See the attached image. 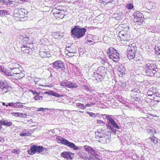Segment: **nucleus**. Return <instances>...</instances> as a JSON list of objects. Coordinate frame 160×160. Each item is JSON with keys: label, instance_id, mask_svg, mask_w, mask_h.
Here are the masks:
<instances>
[{"label": "nucleus", "instance_id": "obj_1", "mask_svg": "<svg viewBox=\"0 0 160 160\" xmlns=\"http://www.w3.org/2000/svg\"><path fill=\"white\" fill-rule=\"evenodd\" d=\"M106 70L104 67L101 66L98 67L96 71L94 72L93 79L99 82L101 81L104 78L106 73Z\"/></svg>", "mask_w": 160, "mask_h": 160}, {"label": "nucleus", "instance_id": "obj_2", "mask_svg": "<svg viewBox=\"0 0 160 160\" xmlns=\"http://www.w3.org/2000/svg\"><path fill=\"white\" fill-rule=\"evenodd\" d=\"M64 6H58L53 8L52 11L54 17L57 19H62L65 15V10Z\"/></svg>", "mask_w": 160, "mask_h": 160}, {"label": "nucleus", "instance_id": "obj_3", "mask_svg": "<svg viewBox=\"0 0 160 160\" xmlns=\"http://www.w3.org/2000/svg\"><path fill=\"white\" fill-rule=\"evenodd\" d=\"M79 27L75 26L71 30V33L74 38L79 39L84 35L86 32V29L85 28Z\"/></svg>", "mask_w": 160, "mask_h": 160}, {"label": "nucleus", "instance_id": "obj_4", "mask_svg": "<svg viewBox=\"0 0 160 160\" xmlns=\"http://www.w3.org/2000/svg\"><path fill=\"white\" fill-rule=\"evenodd\" d=\"M56 139L58 142L61 143L68 147H69L71 148H73L74 150H78L79 149V148L76 146L74 144L70 142L66 139L61 137L58 136L56 138Z\"/></svg>", "mask_w": 160, "mask_h": 160}, {"label": "nucleus", "instance_id": "obj_5", "mask_svg": "<svg viewBox=\"0 0 160 160\" xmlns=\"http://www.w3.org/2000/svg\"><path fill=\"white\" fill-rule=\"evenodd\" d=\"M52 68L56 70L60 69L62 71H64L65 70V66L64 62L61 61H56L50 64Z\"/></svg>", "mask_w": 160, "mask_h": 160}, {"label": "nucleus", "instance_id": "obj_6", "mask_svg": "<svg viewBox=\"0 0 160 160\" xmlns=\"http://www.w3.org/2000/svg\"><path fill=\"white\" fill-rule=\"evenodd\" d=\"M27 13V11L23 8H16L14 10L13 16L15 18H25L24 16Z\"/></svg>", "mask_w": 160, "mask_h": 160}, {"label": "nucleus", "instance_id": "obj_7", "mask_svg": "<svg viewBox=\"0 0 160 160\" xmlns=\"http://www.w3.org/2000/svg\"><path fill=\"white\" fill-rule=\"evenodd\" d=\"M12 88L9 86L5 81H0V93H6L11 90Z\"/></svg>", "mask_w": 160, "mask_h": 160}, {"label": "nucleus", "instance_id": "obj_8", "mask_svg": "<svg viewBox=\"0 0 160 160\" xmlns=\"http://www.w3.org/2000/svg\"><path fill=\"white\" fill-rule=\"evenodd\" d=\"M137 50L136 48L133 47H128L127 50V56L129 59H133L135 56V54Z\"/></svg>", "mask_w": 160, "mask_h": 160}, {"label": "nucleus", "instance_id": "obj_9", "mask_svg": "<svg viewBox=\"0 0 160 160\" xmlns=\"http://www.w3.org/2000/svg\"><path fill=\"white\" fill-rule=\"evenodd\" d=\"M26 103H22L21 102H10L9 103V105L13 108H16L19 109L26 108V107L24 106L23 104L26 105Z\"/></svg>", "mask_w": 160, "mask_h": 160}, {"label": "nucleus", "instance_id": "obj_10", "mask_svg": "<svg viewBox=\"0 0 160 160\" xmlns=\"http://www.w3.org/2000/svg\"><path fill=\"white\" fill-rule=\"evenodd\" d=\"M134 20L137 22H142L144 18L143 14L138 11L134 13Z\"/></svg>", "mask_w": 160, "mask_h": 160}, {"label": "nucleus", "instance_id": "obj_11", "mask_svg": "<svg viewBox=\"0 0 160 160\" xmlns=\"http://www.w3.org/2000/svg\"><path fill=\"white\" fill-rule=\"evenodd\" d=\"M74 154L68 152H64L62 153L61 156L68 160H72L73 158Z\"/></svg>", "mask_w": 160, "mask_h": 160}, {"label": "nucleus", "instance_id": "obj_12", "mask_svg": "<svg viewBox=\"0 0 160 160\" xmlns=\"http://www.w3.org/2000/svg\"><path fill=\"white\" fill-rule=\"evenodd\" d=\"M150 68L152 69H157V67L154 62L152 61H148L146 62L145 69Z\"/></svg>", "mask_w": 160, "mask_h": 160}, {"label": "nucleus", "instance_id": "obj_13", "mask_svg": "<svg viewBox=\"0 0 160 160\" xmlns=\"http://www.w3.org/2000/svg\"><path fill=\"white\" fill-rule=\"evenodd\" d=\"M110 138L109 135L104 134L102 137L99 139L98 141L102 144L106 143L109 142Z\"/></svg>", "mask_w": 160, "mask_h": 160}, {"label": "nucleus", "instance_id": "obj_14", "mask_svg": "<svg viewBox=\"0 0 160 160\" xmlns=\"http://www.w3.org/2000/svg\"><path fill=\"white\" fill-rule=\"evenodd\" d=\"M146 73L147 75L150 76L151 77L154 76V77H158V76L157 75V71L156 69H152L150 68L145 69Z\"/></svg>", "mask_w": 160, "mask_h": 160}, {"label": "nucleus", "instance_id": "obj_15", "mask_svg": "<svg viewBox=\"0 0 160 160\" xmlns=\"http://www.w3.org/2000/svg\"><path fill=\"white\" fill-rule=\"evenodd\" d=\"M108 128L111 130L113 129L114 128H115L118 129H120V127L114 120L110 122H108L107 125Z\"/></svg>", "mask_w": 160, "mask_h": 160}, {"label": "nucleus", "instance_id": "obj_16", "mask_svg": "<svg viewBox=\"0 0 160 160\" xmlns=\"http://www.w3.org/2000/svg\"><path fill=\"white\" fill-rule=\"evenodd\" d=\"M119 36L120 40L122 41H129L130 39L129 36L127 33L123 34L122 32H120L119 34Z\"/></svg>", "mask_w": 160, "mask_h": 160}, {"label": "nucleus", "instance_id": "obj_17", "mask_svg": "<svg viewBox=\"0 0 160 160\" xmlns=\"http://www.w3.org/2000/svg\"><path fill=\"white\" fill-rule=\"evenodd\" d=\"M22 46L21 48V51L22 52V53L30 54L32 51L31 49L27 46H25V45H23Z\"/></svg>", "mask_w": 160, "mask_h": 160}, {"label": "nucleus", "instance_id": "obj_18", "mask_svg": "<svg viewBox=\"0 0 160 160\" xmlns=\"http://www.w3.org/2000/svg\"><path fill=\"white\" fill-rule=\"evenodd\" d=\"M12 124V122L9 120H6L4 119L0 120V126L2 127V125L7 127H9Z\"/></svg>", "mask_w": 160, "mask_h": 160}, {"label": "nucleus", "instance_id": "obj_19", "mask_svg": "<svg viewBox=\"0 0 160 160\" xmlns=\"http://www.w3.org/2000/svg\"><path fill=\"white\" fill-rule=\"evenodd\" d=\"M119 53L117 52L115 54H114L110 55L109 57L111 59H112L113 61L115 62H118L120 59L119 57Z\"/></svg>", "mask_w": 160, "mask_h": 160}, {"label": "nucleus", "instance_id": "obj_20", "mask_svg": "<svg viewBox=\"0 0 160 160\" xmlns=\"http://www.w3.org/2000/svg\"><path fill=\"white\" fill-rule=\"evenodd\" d=\"M97 153L98 152L97 151L92 148L88 153L90 154V156L92 157L90 158H91V159H94V158H98L99 155Z\"/></svg>", "mask_w": 160, "mask_h": 160}, {"label": "nucleus", "instance_id": "obj_21", "mask_svg": "<svg viewBox=\"0 0 160 160\" xmlns=\"http://www.w3.org/2000/svg\"><path fill=\"white\" fill-rule=\"evenodd\" d=\"M10 69H11L12 73L13 74L17 75H20L22 74V76H23L22 73L21 72V71L19 70V69L18 68H13L12 69L11 68H10Z\"/></svg>", "mask_w": 160, "mask_h": 160}, {"label": "nucleus", "instance_id": "obj_22", "mask_svg": "<svg viewBox=\"0 0 160 160\" xmlns=\"http://www.w3.org/2000/svg\"><path fill=\"white\" fill-rule=\"evenodd\" d=\"M156 88H149L147 92V94L148 96H152L156 94Z\"/></svg>", "mask_w": 160, "mask_h": 160}, {"label": "nucleus", "instance_id": "obj_23", "mask_svg": "<svg viewBox=\"0 0 160 160\" xmlns=\"http://www.w3.org/2000/svg\"><path fill=\"white\" fill-rule=\"evenodd\" d=\"M29 154L33 155L37 152V145H34L31 148L30 150H28Z\"/></svg>", "mask_w": 160, "mask_h": 160}, {"label": "nucleus", "instance_id": "obj_24", "mask_svg": "<svg viewBox=\"0 0 160 160\" xmlns=\"http://www.w3.org/2000/svg\"><path fill=\"white\" fill-rule=\"evenodd\" d=\"M118 51L112 47H110L107 51L108 55L109 57L110 55L116 53Z\"/></svg>", "mask_w": 160, "mask_h": 160}, {"label": "nucleus", "instance_id": "obj_25", "mask_svg": "<svg viewBox=\"0 0 160 160\" xmlns=\"http://www.w3.org/2000/svg\"><path fill=\"white\" fill-rule=\"evenodd\" d=\"M78 87V85L76 83L74 82L68 81L67 88L73 89L77 88Z\"/></svg>", "mask_w": 160, "mask_h": 160}, {"label": "nucleus", "instance_id": "obj_26", "mask_svg": "<svg viewBox=\"0 0 160 160\" xmlns=\"http://www.w3.org/2000/svg\"><path fill=\"white\" fill-rule=\"evenodd\" d=\"M78 156L85 160H90V158L87 157L86 155H84L82 152H78L77 153Z\"/></svg>", "mask_w": 160, "mask_h": 160}, {"label": "nucleus", "instance_id": "obj_27", "mask_svg": "<svg viewBox=\"0 0 160 160\" xmlns=\"http://www.w3.org/2000/svg\"><path fill=\"white\" fill-rule=\"evenodd\" d=\"M22 42L23 44V45H25V46L32 43L31 41L29 40V38L27 37L24 38L22 40Z\"/></svg>", "mask_w": 160, "mask_h": 160}, {"label": "nucleus", "instance_id": "obj_28", "mask_svg": "<svg viewBox=\"0 0 160 160\" xmlns=\"http://www.w3.org/2000/svg\"><path fill=\"white\" fill-rule=\"evenodd\" d=\"M39 54L41 57H50V54L48 52H42L40 51L39 52Z\"/></svg>", "mask_w": 160, "mask_h": 160}, {"label": "nucleus", "instance_id": "obj_29", "mask_svg": "<svg viewBox=\"0 0 160 160\" xmlns=\"http://www.w3.org/2000/svg\"><path fill=\"white\" fill-rule=\"evenodd\" d=\"M156 53L158 55V58H160V43L157 44L155 47Z\"/></svg>", "mask_w": 160, "mask_h": 160}, {"label": "nucleus", "instance_id": "obj_30", "mask_svg": "<svg viewBox=\"0 0 160 160\" xmlns=\"http://www.w3.org/2000/svg\"><path fill=\"white\" fill-rule=\"evenodd\" d=\"M102 132H103V131H102V130H98V131L95 132L96 136L98 137L99 138H101L104 135Z\"/></svg>", "mask_w": 160, "mask_h": 160}, {"label": "nucleus", "instance_id": "obj_31", "mask_svg": "<svg viewBox=\"0 0 160 160\" xmlns=\"http://www.w3.org/2000/svg\"><path fill=\"white\" fill-rule=\"evenodd\" d=\"M9 14V12L7 10H0V16H3Z\"/></svg>", "mask_w": 160, "mask_h": 160}, {"label": "nucleus", "instance_id": "obj_32", "mask_svg": "<svg viewBox=\"0 0 160 160\" xmlns=\"http://www.w3.org/2000/svg\"><path fill=\"white\" fill-rule=\"evenodd\" d=\"M118 70L119 72L121 73L122 75L124 74L125 73V68L122 66L119 67L118 68Z\"/></svg>", "mask_w": 160, "mask_h": 160}, {"label": "nucleus", "instance_id": "obj_33", "mask_svg": "<svg viewBox=\"0 0 160 160\" xmlns=\"http://www.w3.org/2000/svg\"><path fill=\"white\" fill-rule=\"evenodd\" d=\"M68 81L67 80L62 81L61 82L60 85L61 86H62L63 88H67L68 86Z\"/></svg>", "mask_w": 160, "mask_h": 160}, {"label": "nucleus", "instance_id": "obj_34", "mask_svg": "<svg viewBox=\"0 0 160 160\" xmlns=\"http://www.w3.org/2000/svg\"><path fill=\"white\" fill-rule=\"evenodd\" d=\"M71 47H67L66 48V51L68 52L67 53V54H72L74 53V51L75 52V51H74L73 49L71 48Z\"/></svg>", "mask_w": 160, "mask_h": 160}, {"label": "nucleus", "instance_id": "obj_35", "mask_svg": "<svg viewBox=\"0 0 160 160\" xmlns=\"http://www.w3.org/2000/svg\"><path fill=\"white\" fill-rule=\"evenodd\" d=\"M75 106L76 107H78L82 109H84L85 108V106L84 105L80 103H75Z\"/></svg>", "mask_w": 160, "mask_h": 160}, {"label": "nucleus", "instance_id": "obj_36", "mask_svg": "<svg viewBox=\"0 0 160 160\" xmlns=\"http://www.w3.org/2000/svg\"><path fill=\"white\" fill-rule=\"evenodd\" d=\"M44 149L42 146H37V152L39 153L43 151Z\"/></svg>", "mask_w": 160, "mask_h": 160}, {"label": "nucleus", "instance_id": "obj_37", "mask_svg": "<svg viewBox=\"0 0 160 160\" xmlns=\"http://www.w3.org/2000/svg\"><path fill=\"white\" fill-rule=\"evenodd\" d=\"M83 148L88 153L92 148L88 145H85L83 146Z\"/></svg>", "mask_w": 160, "mask_h": 160}, {"label": "nucleus", "instance_id": "obj_38", "mask_svg": "<svg viewBox=\"0 0 160 160\" xmlns=\"http://www.w3.org/2000/svg\"><path fill=\"white\" fill-rule=\"evenodd\" d=\"M31 134V132H29V131H28L27 132H22L20 133L19 135L21 137H24V136H29Z\"/></svg>", "mask_w": 160, "mask_h": 160}, {"label": "nucleus", "instance_id": "obj_39", "mask_svg": "<svg viewBox=\"0 0 160 160\" xmlns=\"http://www.w3.org/2000/svg\"><path fill=\"white\" fill-rule=\"evenodd\" d=\"M43 97L42 96L36 95L34 97V99L36 101H40L42 100Z\"/></svg>", "mask_w": 160, "mask_h": 160}, {"label": "nucleus", "instance_id": "obj_40", "mask_svg": "<svg viewBox=\"0 0 160 160\" xmlns=\"http://www.w3.org/2000/svg\"><path fill=\"white\" fill-rule=\"evenodd\" d=\"M126 8L128 9L131 10L133 8V6L131 3H130L126 4Z\"/></svg>", "mask_w": 160, "mask_h": 160}, {"label": "nucleus", "instance_id": "obj_41", "mask_svg": "<svg viewBox=\"0 0 160 160\" xmlns=\"http://www.w3.org/2000/svg\"><path fill=\"white\" fill-rule=\"evenodd\" d=\"M3 74L8 76H11L12 75V71H9L8 70H6Z\"/></svg>", "mask_w": 160, "mask_h": 160}, {"label": "nucleus", "instance_id": "obj_42", "mask_svg": "<svg viewBox=\"0 0 160 160\" xmlns=\"http://www.w3.org/2000/svg\"><path fill=\"white\" fill-rule=\"evenodd\" d=\"M12 114L13 116H14L16 117H21L23 113L16 112L12 113Z\"/></svg>", "mask_w": 160, "mask_h": 160}, {"label": "nucleus", "instance_id": "obj_43", "mask_svg": "<svg viewBox=\"0 0 160 160\" xmlns=\"http://www.w3.org/2000/svg\"><path fill=\"white\" fill-rule=\"evenodd\" d=\"M147 132L148 133L150 134L151 133H156V131L154 129L152 128V129H149L147 130Z\"/></svg>", "mask_w": 160, "mask_h": 160}, {"label": "nucleus", "instance_id": "obj_44", "mask_svg": "<svg viewBox=\"0 0 160 160\" xmlns=\"http://www.w3.org/2000/svg\"><path fill=\"white\" fill-rule=\"evenodd\" d=\"M152 142H153L155 144H156L158 143V139L155 137H152L151 138Z\"/></svg>", "mask_w": 160, "mask_h": 160}, {"label": "nucleus", "instance_id": "obj_45", "mask_svg": "<svg viewBox=\"0 0 160 160\" xmlns=\"http://www.w3.org/2000/svg\"><path fill=\"white\" fill-rule=\"evenodd\" d=\"M107 62V60L105 58L101 59L100 60V62L102 65H104Z\"/></svg>", "mask_w": 160, "mask_h": 160}, {"label": "nucleus", "instance_id": "obj_46", "mask_svg": "<svg viewBox=\"0 0 160 160\" xmlns=\"http://www.w3.org/2000/svg\"><path fill=\"white\" fill-rule=\"evenodd\" d=\"M88 114L90 117H92L93 118H95L96 117V115L95 113H93L92 112H88Z\"/></svg>", "mask_w": 160, "mask_h": 160}, {"label": "nucleus", "instance_id": "obj_47", "mask_svg": "<svg viewBox=\"0 0 160 160\" xmlns=\"http://www.w3.org/2000/svg\"><path fill=\"white\" fill-rule=\"evenodd\" d=\"M106 117L108 121L109 122H110L114 120L109 115H107Z\"/></svg>", "mask_w": 160, "mask_h": 160}, {"label": "nucleus", "instance_id": "obj_48", "mask_svg": "<svg viewBox=\"0 0 160 160\" xmlns=\"http://www.w3.org/2000/svg\"><path fill=\"white\" fill-rule=\"evenodd\" d=\"M87 43L88 45H92L95 43L94 42H93V43H92V41L91 40H88L87 41Z\"/></svg>", "mask_w": 160, "mask_h": 160}, {"label": "nucleus", "instance_id": "obj_49", "mask_svg": "<svg viewBox=\"0 0 160 160\" xmlns=\"http://www.w3.org/2000/svg\"><path fill=\"white\" fill-rule=\"evenodd\" d=\"M54 38H61L62 37V36L61 35H58L57 33H56L54 35Z\"/></svg>", "mask_w": 160, "mask_h": 160}, {"label": "nucleus", "instance_id": "obj_50", "mask_svg": "<svg viewBox=\"0 0 160 160\" xmlns=\"http://www.w3.org/2000/svg\"><path fill=\"white\" fill-rule=\"evenodd\" d=\"M47 109L46 108H38L37 110V111H43Z\"/></svg>", "mask_w": 160, "mask_h": 160}, {"label": "nucleus", "instance_id": "obj_51", "mask_svg": "<svg viewBox=\"0 0 160 160\" xmlns=\"http://www.w3.org/2000/svg\"><path fill=\"white\" fill-rule=\"evenodd\" d=\"M138 91H139V90L137 88H134L133 89H132L131 91L132 93H133V94H134L133 92L137 93L138 92Z\"/></svg>", "mask_w": 160, "mask_h": 160}, {"label": "nucleus", "instance_id": "obj_52", "mask_svg": "<svg viewBox=\"0 0 160 160\" xmlns=\"http://www.w3.org/2000/svg\"><path fill=\"white\" fill-rule=\"evenodd\" d=\"M92 105H95V104L93 103L92 102H91L90 104L88 103L86 104L85 106V107H89V106H92Z\"/></svg>", "mask_w": 160, "mask_h": 160}, {"label": "nucleus", "instance_id": "obj_53", "mask_svg": "<svg viewBox=\"0 0 160 160\" xmlns=\"http://www.w3.org/2000/svg\"><path fill=\"white\" fill-rule=\"evenodd\" d=\"M97 123H99L102 124H103L104 123V122L102 120H98L97 121Z\"/></svg>", "mask_w": 160, "mask_h": 160}, {"label": "nucleus", "instance_id": "obj_54", "mask_svg": "<svg viewBox=\"0 0 160 160\" xmlns=\"http://www.w3.org/2000/svg\"><path fill=\"white\" fill-rule=\"evenodd\" d=\"M135 46V44L133 43L132 44H130V45H129L128 47H131V48H132V47H133L134 48H137Z\"/></svg>", "mask_w": 160, "mask_h": 160}, {"label": "nucleus", "instance_id": "obj_55", "mask_svg": "<svg viewBox=\"0 0 160 160\" xmlns=\"http://www.w3.org/2000/svg\"><path fill=\"white\" fill-rule=\"evenodd\" d=\"M157 106L158 108L160 110V101H157Z\"/></svg>", "mask_w": 160, "mask_h": 160}, {"label": "nucleus", "instance_id": "obj_56", "mask_svg": "<svg viewBox=\"0 0 160 160\" xmlns=\"http://www.w3.org/2000/svg\"><path fill=\"white\" fill-rule=\"evenodd\" d=\"M5 70H6L4 69V68L3 67H1L0 69V71L2 72H3V73H4Z\"/></svg>", "mask_w": 160, "mask_h": 160}, {"label": "nucleus", "instance_id": "obj_57", "mask_svg": "<svg viewBox=\"0 0 160 160\" xmlns=\"http://www.w3.org/2000/svg\"><path fill=\"white\" fill-rule=\"evenodd\" d=\"M31 92L34 95H35L36 94L37 95L38 94V93L35 91L32 90Z\"/></svg>", "mask_w": 160, "mask_h": 160}, {"label": "nucleus", "instance_id": "obj_58", "mask_svg": "<svg viewBox=\"0 0 160 160\" xmlns=\"http://www.w3.org/2000/svg\"><path fill=\"white\" fill-rule=\"evenodd\" d=\"M15 75L17 77V78L18 79L19 78H22L23 77L22 76V74H21L20 75Z\"/></svg>", "mask_w": 160, "mask_h": 160}, {"label": "nucleus", "instance_id": "obj_59", "mask_svg": "<svg viewBox=\"0 0 160 160\" xmlns=\"http://www.w3.org/2000/svg\"><path fill=\"white\" fill-rule=\"evenodd\" d=\"M8 3L10 4V5H11V4H12L13 5V3H15V2H14L12 1H9L8 2Z\"/></svg>", "mask_w": 160, "mask_h": 160}, {"label": "nucleus", "instance_id": "obj_60", "mask_svg": "<svg viewBox=\"0 0 160 160\" xmlns=\"http://www.w3.org/2000/svg\"><path fill=\"white\" fill-rule=\"evenodd\" d=\"M18 152L17 150H14L12 151V152L13 153H17Z\"/></svg>", "mask_w": 160, "mask_h": 160}, {"label": "nucleus", "instance_id": "obj_61", "mask_svg": "<svg viewBox=\"0 0 160 160\" xmlns=\"http://www.w3.org/2000/svg\"><path fill=\"white\" fill-rule=\"evenodd\" d=\"M13 6L14 7H16L18 6V4L17 3H16L15 2V3H13Z\"/></svg>", "mask_w": 160, "mask_h": 160}, {"label": "nucleus", "instance_id": "obj_62", "mask_svg": "<svg viewBox=\"0 0 160 160\" xmlns=\"http://www.w3.org/2000/svg\"><path fill=\"white\" fill-rule=\"evenodd\" d=\"M91 36V35H88L86 38V39H88V37H90Z\"/></svg>", "mask_w": 160, "mask_h": 160}, {"label": "nucleus", "instance_id": "obj_63", "mask_svg": "<svg viewBox=\"0 0 160 160\" xmlns=\"http://www.w3.org/2000/svg\"><path fill=\"white\" fill-rule=\"evenodd\" d=\"M55 95H54V96H55L56 97H59V95L58 94H56V93H55Z\"/></svg>", "mask_w": 160, "mask_h": 160}, {"label": "nucleus", "instance_id": "obj_64", "mask_svg": "<svg viewBox=\"0 0 160 160\" xmlns=\"http://www.w3.org/2000/svg\"><path fill=\"white\" fill-rule=\"evenodd\" d=\"M72 54H67L68 56H72V55H71Z\"/></svg>", "mask_w": 160, "mask_h": 160}]
</instances>
